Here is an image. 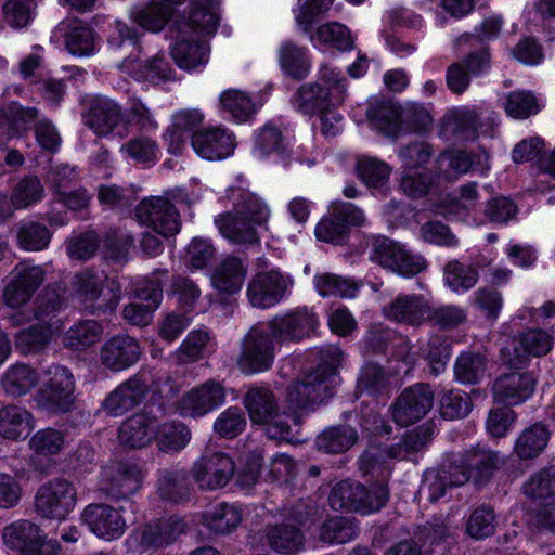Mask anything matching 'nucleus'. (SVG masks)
<instances>
[{"label":"nucleus","instance_id":"f257e3e1","mask_svg":"<svg viewBox=\"0 0 555 555\" xmlns=\"http://www.w3.org/2000/svg\"><path fill=\"white\" fill-rule=\"evenodd\" d=\"M217 5V0H191L189 11L173 20L170 31L176 33L177 41L171 55L179 67L194 69L207 63L209 48L195 37L215 34L219 21Z\"/></svg>","mask_w":555,"mask_h":555},{"label":"nucleus","instance_id":"f03ea898","mask_svg":"<svg viewBox=\"0 0 555 555\" xmlns=\"http://www.w3.org/2000/svg\"><path fill=\"white\" fill-rule=\"evenodd\" d=\"M319 358L320 363L315 370L288 386L286 401L293 410L308 409L333 396L344 353L338 346L328 345L320 348Z\"/></svg>","mask_w":555,"mask_h":555},{"label":"nucleus","instance_id":"7ed1b4c3","mask_svg":"<svg viewBox=\"0 0 555 555\" xmlns=\"http://www.w3.org/2000/svg\"><path fill=\"white\" fill-rule=\"evenodd\" d=\"M235 203L232 211L215 217L220 234L231 244L249 247L260 241L256 225L267 222L270 210L255 194L244 190L234 192Z\"/></svg>","mask_w":555,"mask_h":555},{"label":"nucleus","instance_id":"20e7f679","mask_svg":"<svg viewBox=\"0 0 555 555\" xmlns=\"http://www.w3.org/2000/svg\"><path fill=\"white\" fill-rule=\"evenodd\" d=\"M244 404L254 424L266 425V435L272 440L299 441V416L295 413H278L274 393L267 387H254L244 397Z\"/></svg>","mask_w":555,"mask_h":555},{"label":"nucleus","instance_id":"39448f33","mask_svg":"<svg viewBox=\"0 0 555 555\" xmlns=\"http://www.w3.org/2000/svg\"><path fill=\"white\" fill-rule=\"evenodd\" d=\"M108 44L116 51L122 49L130 50L128 56L119 54L122 57L120 68L137 79H144L156 85L171 78L172 69L165 60L164 54H157L146 62L140 61L141 48L138 35L128 24L121 21L115 22Z\"/></svg>","mask_w":555,"mask_h":555},{"label":"nucleus","instance_id":"423d86ee","mask_svg":"<svg viewBox=\"0 0 555 555\" xmlns=\"http://www.w3.org/2000/svg\"><path fill=\"white\" fill-rule=\"evenodd\" d=\"M319 82L302 85L293 103L304 114H321L341 104L347 96V79L341 72L323 65L318 74Z\"/></svg>","mask_w":555,"mask_h":555},{"label":"nucleus","instance_id":"0eeeda50","mask_svg":"<svg viewBox=\"0 0 555 555\" xmlns=\"http://www.w3.org/2000/svg\"><path fill=\"white\" fill-rule=\"evenodd\" d=\"M388 498V489L384 483L366 488L358 481L343 480L332 488L328 503L335 511L370 514L379 511Z\"/></svg>","mask_w":555,"mask_h":555},{"label":"nucleus","instance_id":"6e6552de","mask_svg":"<svg viewBox=\"0 0 555 555\" xmlns=\"http://www.w3.org/2000/svg\"><path fill=\"white\" fill-rule=\"evenodd\" d=\"M47 380L35 395L39 410L48 414H62L75 408V378L69 369L52 364L46 371Z\"/></svg>","mask_w":555,"mask_h":555},{"label":"nucleus","instance_id":"1a4fd4ad","mask_svg":"<svg viewBox=\"0 0 555 555\" xmlns=\"http://www.w3.org/2000/svg\"><path fill=\"white\" fill-rule=\"evenodd\" d=\"M450 467L455 472V483H485L490 480L499 467V453L488 448L476 446L464 452H451L447 455Z\"/></svg>","mask_w":555,"mask_h":555},{"label":"nucleus","instance_id":"9d476101","mask_svg":"<svg viewBox=\"0 0 555 555\" xmlns=\"http://www.w3.org/2000/svg\"><path fill=\"white\" fill-rule=\"evenodd\" d=\"M274 358V343L264 323L253 325L241 341L236 360L240 371L246 375L266 372L271 369Z\"/></svg>","mask_w":555,"mask_h":555},{"label":"nucleus","instance_id":"9b49d317","mask_svg":"<svg viewBox=\"0 0 555 555\" xmlns=\"http://www.w3.org/2000/svg\"><path fill=\"white\" fill-rule=\"evenodd\" d=\"M143 472L132 462H112L101 468L99 490L113 500L132 496L142 486Z\"/></svg>","mask_w":555,"mask_h":555},{"label":"nucleus","instance_id":"f8f14e48","mask_svg":"<svg viewBox=\"0 0 555 555\" xmlns=\"http://www.w3.org/2000/svg\"><path fill=\"white\" fill-rule=\"evenodd\" d=\"M373 259L382 267L404 278H412L426 270L428 266L423 256L412 253L404 245L387 237L375 241Z\"/></svg>","mask_w":555,"mask_h":555},{"label":"nucleus","instance_id":"ddd939ff","mask_svg":"<svg viewBox=\"0 0 555 555\" xmlns=\"http://www.w3.org/2000/svg\"><path fill=\"white\" fill-rule=\"evenodd\" d=\"M46 280L42 266L29 261H21L8 275L3 289V300L11 308H20L27 304Z\"/></svg>","mask_w":555,"mask_h":555},{"label":"nucleus","instance_id":"4468645a","mask_svg":"<svg viewBox=\"0 0 555 555\" xmlns=\"http://www.w3.org/2000/svg\"><path fill=\"white\" fill-rule=\"evenodd\" d=\"M77 489L64 478H54L36 494V509L46 518L64 519L76 506Z\"/></svg>","mask_w":555,"mask_h":555},{"label":"nucleus","instance_id":"2eb2a0df","mask_svg":"<svg viewBox=\"0 0 555 555\" xmlns=\"http://www.w3.org/2000/svg\"><path fill=\"white\" fill-rule=\"evenodd\" d=\"M235 473L233 459L220 451H206L191 468L193 480L202 490H218L225 487Z\"/></svg>","mask_w":555,"mask_h":555},{"label":"nucleus","instance_id":"dca6fc26","mask_svg":"<svg viewBox=\"0 0 555 555\" xmlns=\"http://www.w3.org/2000/svg\"><path fill=\"white\" fill-rule=\"evenodd\" d=\"M135 217L141 224L165 237L176 235L181 228L179 211L163 196L143 198L135 207Z\"/></svg>","mask_w":555,"mask_h":555},{"label":"nucleus","instance_id":"f3484780","mask_svg":"<svg viewBox=\"0 0 555 555\" xmlns=\"http://www.w3.org/2000/svg\"><path fill=\"white\" fill-rule=\"evenodd\" d=\"M82 118L83 124L99 137L115 135L122 139L129 133L122 124L120 105L108 98L92 99Z\"/></svg>","mask_w":555,"mask_h":555},{"label":"nucleus","instance_id":"a211bd4d","mask_svg":"<svg viewBox=\"0 0 555 555\" xmlns=\"http://www.w3.org/2000/svg\"><path fill=\"white\" fill-rule=\"evenodd\" d=\"M292 284V279L279 270L258 272L248 283V301L258 309L271 308L284 298Z\"/></svg>","mask_w":555,"mask_h":555},{"label":"nucleus","instance_id":"6ab92c4d","mask_svg":"<svg viewBox=\"0 0 555 555\" xmlns=\"http://www.w3.org/2000/svg\"><path fill=\"white\" fill-rule=\"evenodd\" d=\"M319 324L317 315L307 308L275 315L264 323L271 338L282 344L298 341L315 331Z\"/></svg>","mask_w":555,"mask_h":555},{"label":"nucleus","instance_id":"aec40b11","mask_svg":"<svg viewBox=\"0 0 555 555\" xmlns=\"http://www.w3.org/2000/svg\"><path fill=\"white\" fill-rule=\"evenodd\" d=\"M434 392L428 385L415 384L404 389L391 405L395 423L406 427L423 418L433 408Z\"/></svg>","mask_w":555,"mask_h":555},{"label":"nucleus","instance_id":"412c9836","mask_svg":"<svg viewBox=\"0 0 555 555\" xmlns=\"http://www.w3.org/2000/svg\"><path fill=\"white\" fill-rule=\"evenodd\" d=\"M364 221L362 210L350 203H338L332 207V211L324 217L315 227L318 240L343 244L349 232V227L361 225Z\"/></svg>","mask_w":555,"mask_h":555},{"label":"nucleus","instance_id":"4be33fe9","mask_svg":"<svg viewBox=\"0 0 555 555\" xmlns=\"http://www.w3.org/2000/svg\"><path fill=\"white\" fill-rule=\"evenodd\" d=\"M81 519L92 533L106 541L119 539L127 528L122 509L105 503L87 505L81 514Z\"/></svg>","mask_w":555,"mask_h":555},{"label":"nucleus","instance_id":"5701e85b","mask_svg":"<svg viewBox=\"0 0 555 555\" xmlns=\"http://www.w3.org/2000/svg\"><path fill=\"white\" fill-rule=\"evenodd\" d=\"M225 401L224 387L214 379H209L186 391L179 400V412L183 417H202Z\"/></svg>","mask_w":555,"mask_h":555},{"label":"nucleus","instance_id":"b1692460","mask_svg":"<svg viewBox=\"0 0 555 555\" xmlns=\"http://www.w3.org/2000/svg\"><path fill=\"white\" fill-rule=\"evenodd\" d=\"M150 388V373L139 372L108 395L104 401V409L111 415H122L143 402Z\"/></svg>","mask_w":555,"mask_h":555},{"label":"nucleus","instance_id":"393cba45","mask_svg":"<svg viewBox=\"0 0 555 555\" xmlns=\"http://www.w3.org/2000/svg\"><path fill=\"white\" fill-rule=\"evenodd\" d=\"M194 152L207 160H222L234 153V134L223 127H209L194 131L191 135Z\"/></svg>","mask_w":555,"mask_h":555},{"label":"nucleus","instance_id":"a878e982","mask_svg":"<svg viewBox=\"0 0 555 555\" xmlns=\"http://www.w3.org/2000/svg\"><path fill=\"white\" fill-rule=\"evenodd\" d=\"M537 378L531 372L516 371L499 376L492 386L494 400L506 405H518L534 392Z\"/></svg>","mask_w":555,"mask_h":555},{"label":"nucleus","instance_id":"bb28decb","mask_svg":"<svg viewBox=\"0 0 555 555\" xmlns=\"http://www.w3.org/2000/svg\"><path fill=\"white\" fill-rule=\"evenodd\" d=\"M489 167V155L485 151H449L441 153L436 159L437 173L447 180H455L468 171L483 173Z\"/></svg>","mask_w":555,"mask_h":555},{"label":"nucleus","instance_id":"cd10ccee","mask_svg":"<svg viewBox=\"0 0 555 555\" xmlns=\"http://www.w3.org/2000/svg\"><path fill=\"white\" fill-rule=\"evenodd\" d=\"M140 357V345L129 335L113 336L100 348V362L112 372L129 369L139 361Z\"/></svg>","mask_w":555,"mask_h":555},{"label":"nucleus","instance_id":"c85d7f7f","mask_svg":"<svg viewBox=\"0 0 555 555\" xmlns=\"http://www.w3.org/2000/svg\"><path fill=\"white\" fill-rule=\"evenodd\" d=\"M157 427V416L152 411L133 414L122 422L118 431L120 444L141 449L149 446L154 440L155 429Z\"/></svg>","mask_w":555,"mask_h":555},{"label":"nucleus","instance_id":"c756f323","mask_svg":"<svg viewBox=\"0 0 555 555\" xmlns=\"http://www.w3.org/2000/svg\"><path fill=\"white\" fill-rule=\"evenodd\" d=\"M184 529V521L178 516L150 521L140 531V546L144 550L166 547L172 544Z\"/></svg>","mask_w":555,"mask_h":555},{"label":"nucleus","instance_id":"7c9ffc66","mask_svg":"<svg viewBox=\"0 0 555 555\" xmlns=\"http://www.w3.org/2000/svg\"><path fill=\"white\" fill-rule=\"evenodd\" d=\"M428 301L415 294L399 295L383 308L386 319L411 326H420L426 321Z\"/></svg>","mask_w":555,"mask_h":555},{"label":"nucleus","instance_id":"2f4dec72","mask_svg":"<svg viewBox=\"0 0 555 555\" xmlns=\"http://www.w3.org/2000/svg\"><path fill=\"white\" fill-rule=\"evenodd\" d=\"M39 120V111L36 107L11 104L7 111L0 108V142L29 130Z\"/></svg>","mask_w":555,"mask_h":555},{"label":"nucleus","instance_id":"473e14b6","mask_svg":"<svg viewBox=\"0 0 555 555\" xmlns=\"http://www.w3.org/2000/svg\"><path fill=\"white\" fill-rule=\"evenodd\" d=\"M550 439L551 431L547 426L534 423L518 435L513 446V453L521 461L535 460L544 452Z\"/></svg>","mask_w":555,"mask_h":555},{"label":"nucleus","instance_id":"72a5a7b5","mask_svg":"<svg viewBox=\"0 0 555 555\" xmlns=\"http://www.w3.org/2000/svg\"><path fill=\"white\" fill-rule=\"evenodd\" d=\"M247 267L236 256H228L215 269L211 275L212 286L224 294L237 293L245 281Z\"/></svg>","mask_w":555,"mask_h":555},{"label":"nucleus","instance_id":"f704fd0d","mask_svg":"<svg viewBox=\"0 0 555 555\" xmlns=\"http://www.w3.org/2000/svg\"><path fill=\"white\" fill-rule=\"evenodd\" d=\"M267 544L276 553L294 555L305 545V537L299 528L291 524L268 526L264 531Z\"/></svg>","mask_w":555,"mask_h":555},{"label":"nucleus","instance_id":"c9c22d12","mask_svg":"<svg viewBox=\"0 0 555 555\" xmlns=\"http://www.w3.org/2000/svg\"><path fill=\"white\" fill-rule=\"evenodd\" d=\"M443 130L459 140L476 139L482 132L479 115L469 109H454L443 118Z\"/></svg>","mask_w":555,"mask_h":555},{"label":"nucleus","instance_id":"e433bc0d","mask_svg":"<svg viewBox=\"0 0 555 555\" xmlns=\"http://www.w3.org/2000/svg\"><path fill=\"white\" fill-rule=\"evenodd\" d=\"M102 323L93 319L74 323L63 336V345L74 351H83L98 344L103 336Z\"/></svg>","mask_w":555,"mask_h":555},{"label":"nucleus","instance_id":"4c0bfd02","mask_svg":"<svg viewBox=\"0 0 555 555\" xmlns=\"http://www.w3.org/2000/svg\"><path fill=\"white\" fill-rule=\"evenodd\" d=\"M192 437L190 428L179 421L159 424L154 434V440L159 451L173 454L182 451Z\"/></svg>","mask_w":555,"mask_h":555},{"label":"nucleus","instance_id":"58836bf2","mask_svg":"<svg viewBox=\"0 0 555 555\" xmlns=\"http://www.w3.org/2000/svg\"><path fill=\"white\" fill-rule=\"evenodd\" d=\"M366 116L372 128L387 137H396L401 126V112L390 101L370 103Z\"/></svg>","mask_w":555,"mask_h":555},{"label":"nucleus","instance_id":"ea45409f","mask_svg":"<svg viewBox=\"0 0 555 555\" xmlns=\"http://www.w3.org/2000/svg\"><path fill=\"white\" fill-rule=\"evenodd\" d=\"M172 17L169 7L156 0H151L143 5H137L131 10L132 21L151 33L162 31Z\"/></svg>","mask_w":555,"mask_h":555},{"label":"nucleus","instance_id":"a19ab883","mask_svg":"<svg viewBox=\"0 0 555 555\" xmlns=\"http://www.w3.org/2000/svg\"><path fill=\"white\" fill-rule=\"evenodd\" d=\"M242 521V511L234 504L225 502L216 504L203 516V524L214 533L229 534Z\"/></svg>","mask_w":555,"mask_h":555},{"label":"nucleus","instance_id":"79ce46f5","mask_svg":"<svg viewBox=\"0 0 555 555\" xmlns=\"http://www.w3.org/2000/svg\"><path fill=\"white\" fill-rule=\"evenodd\" d=\"M64 307V298L54 289L47 288L35 300L33 312L37 324L51 325V330L59 332L62 323L57 314Z\"/></svg>","mask_w":555,"mask_h":555},{"label":"nucleus","instance_id":"37998d69","mask_svg":"<svg viewBox=\"0 0 555 555\" xmlns=\"http://www.w3.org/2000/svg\"><path fill=\"white\" fill-rule=\"evenodd\" d=\"M31 414L24 408L7 405L0 409V436L17 440L28 435L31 429Z\"/></svg>","mask_w":555,"mask_h":555},{"label":"nucleus","instance_id":"c03bdc74","mask_svg":"<svg viewBox=\"0 0 555 555\" xmlns=\"http://www.w3.org/2000/svg\"><path fill=\"white\" fill-rule=\"evenodd\" d=\"M62 25L65 28V47L70 54L89 56L94 52V33L91 27L80 21H68Z\"/></svg>","mask_w":555,"mask_h":555},{"label":"nucleus","instance_id":"a18cd8bd","mask_svg":"<svg viewBox=\"0 0 555 555\" xmlns=\"http://www.w3.org/2000/svg\"><path fill=\"white\" fill-rule=\"evenodd\" d=\"M55 334L56 332L51 330V325L42 326L34 323L17 332L15 348L25 356L40 353L47 349Z\"/></svg>","mask_w":555,"mask_h":555},{"label":"nucleus","instance_id":"49530a36","mask_svg":"<svg viewBox=\"0 0 555 555\" xmlns=\"http://www.w3.org/2000/svg\"><path fill=\"white\" fill-rule=\"evenodd\" d=\"M106 280L107 275L104 272L87 268L75 274L73 288L86 307H92L101 297Z\"/></svg>","mask_w":555,"mask_h":555},{"label":"nucleus","instance_id":"de8ad7c7","mask_svg":"<svg viewBox=\"0 0 555 555\" xmlns=\"http://www.w3.org/2000/svg\"><path fill=\"white\" fill-rule=\"evenodd\" d=\"M38 382L36 370L27 364L17 363L5 371L1 385L8 395L22 397L29 392Z\"/></svg>","mask_w":555,"mask_h":555},{"label":"nucleus","instance_id":"09e8293b","mask_svg":"<svg viewBox=\"0 0 555 555\" xmlns=\"http://www.w3.org/2000/svg\"><path fill=\"white\" fill-rule=\"evenodd\" d=\"M42 531L40 528L29 520H18L4 527L2 539L4 544L14 551H18L21 555H25L28 547L39 539Z\"/></svg>","mask_w":555,"mask_h":555},{"label":"nucleus","instance_id":"8fccbe9b","mask_svg":"<svg viewBox=\"0 0 555 555\" xmlns=\"http://www.w3.org/2000/svg\"><path fill=\"white\" fill-rule=\"evenodd\" d=\"M454 480L455 472L446 459L438 469L426 473L420 492L427 495L429 502L435 503L446 494L448 488L463 486L455 483Z\"/></svg>","mask_w":555,"mask_h":555},{"label":"nucleus","instance_id":"3c124183","mask_svg":"<svg viewBox=\"0 0 555 555\" xmlns=\"http://www.w3.org/2000/svg\"><path fill=\"white\" fill-rule=\"evenodd\" d=\"M553 338L542 330H528L514 339L515 356L522 362L527 357H542L552 349Z\"/></svg>","mask_w":555,"mask_h":555},{"label":"nucleus","instance_id":"603ef678","mask_svg":"<svg viewBox=\"0 0 555 555\" xmlns=\"http://www.w3.org/2000/svg\"><path fill=\"white\" fill-rule=\"evenodd\" d=\"M159 495L171 503L178 504L189 500L191 485L185 470H165L158 480Z\"/></svg>","mask_w":555,"mask_h":555},{"label":"nucleus","instance_id":"864d4df0","mask_svg":"<svg viewBox=\"0 0 555 555\" xmlns=\"http://www.w3.org/2000/svg\"><path fill=\"white\" fill-rule=\"evenodd\" d=\"M279 61L283 70L296 79H304L310 69L307 49L285 41L279 49Z\"/></svg>","mask_w":555,"mask_h":555},{"label":"nucleus","instance_id":"5fc2aeb1","mask_svg":"<svg viewBox=\"0 0 555 555\" xmlns=\"http://www.w3.org/2000/svg\"><path fill=\"white\" fill-rule=\"evenodd\" d=\"M358 434L348 425H338L325 429L317 438L318 449L326 453H343L357 441Z\"/></svg>","mask_w":555,"mask_h":555},{"label":"nucleus","instance_id":"6e6d98bb","mask_svg":"<svg viewBox=\"0 0 555 555\" xmlns=\"http://www.w3.org/2000/svg\"><path fill=\"white\" fill-rule=\"evenodd\" d=\"M487 371V359L479 352H463L454 364V375L462 384H478Z\"/></svg>","mask_w":555,"mask_h":555},{"label":"nucleus","instance_id":"4d7b16f0","mask_svg":"<svg viewBox=\"0 0 555 555\" xmlns=\"http://www.w3.org/2000/svg\"><path fill=\"white\" fill-rule=\"evenodd\" d=\"M446 284L455 293H465L473 288L479 279L474 266H466L459 260L449 261L443 269Z\"/></svg>","mask_w":555,"mask_h":555},{"label":"nucleus","instance_id":"13d9d810","mask_svg":"<svg viewBox=\"0 0 555 555\" xmlns=\"http://www.w3.org/2000/svg\"><path fill=\"white\" fill-rule=\"evenodd\" d=\"M314 286L322 297L353 298L359 291V286L353 280L332 273L317 274Z\"/></svg>","mask_w":555,"mask_h":555},{"label":"nucleus","instance_id":"bf43d9fd","mask_svg":"<svg viewBox=\"0 0 555 555\" xmlns=\"http://www.w3.org/2000/svg\"><path fill=\"white\" fill-rule=\"evenodd\" d=\"M522 490L526 496L534 500L551 501L555 499V465L544 467L534 473L524 483Z\"/></svg>","mask_w":555,"mask_h":555},{"label":"nucleus","instance_id":"052dcab7","mask_svg":"<svg viewBox=\"0 0 555 555\" xmlns=\"http://www.w3.org/2000/svg\"><path fill=\"white\" fill-rule=\"evenodd\" d=\"M210 338V333L207 330L191 331L176 351L177 362L192 363L202 359Z\"/></svg>","mask_w":555,"mask_h":555},{"label":"nucleus","instance_id":"680f3d73","mask_svg":"<svg viewBox=\"0 0 555 555\" xmlns=\"http://www.w3.org/2000/svg\"><path fill=\"white\" fill-rule=\"evenodd\" d=\"M51 240L49 229L35 221H25L18 225L17 242L21 248L39 251L48 247Z\"/></svg>","mask_w":555,"mask_h":555},{"label":"nucleus","instance_id":"e2e57ef3","mask_svg":"<svg viewBox=\"0 0 555 555\" xmlns=\"http://www.w3.org/2000/svg\"><path fill=\"white\" fill-rule=\"evenodd\" d=\"M434 433L435 429L431 424H425L408 433L398 444L389 448V457L399 460L405 459L410 452L418 451L428 443L431 440Z\"/></svg>","mask_w":555,"mask_h":555},{"label":"nucleus","instance_id":"0e129e2a","mask_svg":"<svg viewBox=\"0 0 555 555\" xmlns=\"http://www.w3.org/2000/svg\"><path fill=\"white\" fill-rule=\"evenodd\" d=\"M426 320L441 330H453L466 322L467 311L457 305L431 307L428 304Z\"/></svg>","mask_w":555,"mask_h":555},{"label":"nucleus","instance_id":"69168bd1","mask_svg":"<svg viewBox=\"0 0 555 555\" xmlns=\"http://www.w3.org/2000/svg\"><path fill=\"white\" fill-rule=\"evenodd\" d=\"M357 535V528L347 517H333L324 521L319 529V539L328 544H343Z\"/></svg>","mask_w":555,"mask_h":555},{"label":"nucleus","instance_id":"338daca9","mask_svg":"<svg viewBox=\"0 0 555 555\" xmlns=\"http://www.w3.org/2000/svg\"><path fill=\"white\" fill-rule=\"evenodd\" d=\"M43 192L44 189L37 177H24L13 189L10 197V204L15 209L27 208L41 201Z\"/></svg>","mask_w":555,"mask_h":555},{"label":"nucleus","instance_id":"774afa93","mask_svg":"<svg viewBox=\"0 0 555 555\" xmlns=\"http://www.w3.org/2000/svg\"><path fill=\"white\" fill-rule=\"evenodd\" d=\"M220 104L223 111L228 112L237 121L247 120L255 112L251 98L236 89L224 91L220 95Z\"/></svg>","mask_w":555,"mask_h":555}]
</instances>
